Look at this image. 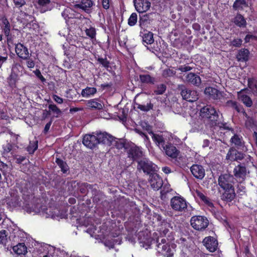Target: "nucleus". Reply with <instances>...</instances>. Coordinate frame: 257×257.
<instances>
[{
    "mask_svg": "<svg viewBox=\"0 0 257 257\" xmlns=\"http://www.w3.org/2000/svg\"><path fill=\"white\" fill-rule=\"evenodd\" d=\"M193 69V67H190L188 65H181L178 67L177 70L178 71H180L182 72H186L191 70Z\"/></svg>",
    "mask_w": 257,
    "mask_h": 257,
    "instance_id": "obj_53",
    "label": "nucleus"
},
{
    "mask_svg": "<svg viewBox=\"0 0 257 257\" xmlns=\"http://www.w3.org/2000/svg\"><path fill=\"white\" fill-rule=\"evenodd\" d=\"M247 81L249 89L254 94L257 95V80L253 78H249Z\"/></svg>",
    "mask_w": 257,
    "mask_h": 257,
    "instance_id": "obj_38",
    "label": "nucleus"
},
{
    "mask_svg": "<svg viewBox=\"0 0 257 257\" xmlns=\"http://www.w3.org/2000/svg\"><path fill=\"white\" fill-rule=\"evenodd\" d=\"M126 153L127 158L133 161H138L142 158L145 154L143 149L132 142L128 143L126 147Z\"/></svg>",
    "mask_w": 257,
    "mask_h": 257,
    "instance_id": "obj_3",
    "label": "nucleus"
},
{
    "mask_svg": "<svg viewBox=\"0 0 257 257\" xmlns=\"http://www.w3.org/2000/svg\"><path fill=\"white\" fill-rule=\"evenodd\" d=\"M129 142H126L125 140L122 139H118L113 137L112 144L111 146L114 147L118 150H121L124 149L126 151V147L128 144Z\"/></svg>",
    "mask_w": 257,
    "mask_h": 257,
    "instance_id": "obj_26",
    "label": "nucleus"
},
{
    "mask_svg": "<svg viewBox=\"0 0 257 257\" xmlns=\"http://www.w3.org/2000/svg\"><path fill=\"white\" fill-rule=\"evenodd\" d=\"M35 74L42 81L44 82L46 79L43 76V75L41 74V72L39 70H37L35 71Z\"/></svg>",
    "mask_w": 257,
    "mask_h": 257,
    "instance_id": "obj_60",
    "label": "nucleus"
},
{
    "mask_svg": "<svg viewBox=\"0 0 257 257\" xmlns=\"http://www.w3.org/2000/svg\"><path fill=\"white\" fill-rule=\"evenodd\" d=\"M86 34L87 36L91 38V39L94 38L96 35L95 29L94 28H90L87 29L85 31Z\"/></svg>",
    "mask_w": 257,
    "mask_h": 257,
    "instance_id": "obj_50",
    "label": "nucleus"
},
{
    "mask_svg": "<svg viewBox=\"0 0 257 257\" xmlns=\"http://www.w3.org/2000/svg\"><path fill=\"white\" fill-rule=\"evenodd\" d=\"M38 141H31L29 146L27 148V150L30 154H33L38 149Z\"/></svg>",
    "mask_w": 257,
    "mask_h": 257,
    "instance_id": "obj_40",
    "label": "nucleus"
},
{
    "mask_svg": "<svg viewBox=\"0 0 257 257\" xmlns=\"http://www.w3.org/2000/svg\"><path fill=\"white\" fill-rule=\"evenodd\" d=\"M156 16L157 14L155 13H148L140 16L139 19L140 26L143 28L148 24H150L155 19Z\"/></svg>",
    "mask_w": 257,
    "mask_h": 257,
    "instance_id": "obj_18",
    "label": "nucleus"
},
{
    "mask_svg": "<svg viewBox=\"0 0 257 257\" xmlns=\"http://www.w3.org/2000/svg\"><path fill=\"white\" fill-rule=\"evenodd\" d=\"M190 171L193 176L197 179L202 180L205 176V170L201 165L194 164L191 167Z\"/></svg>",
    "mask_w": 257,
    "mask_h": 257,
    "instance_id": "obj_17",
    "label": "nucleus"
},
{
    "mask_svg": "<svg viewBox=\"0 0 257 257\" xmlns=\"http://www.w3.org/2000/svg\"><path fill=\"white\" fill-rule=\"evenodd\" d=\"M50 3V0H38V4L42 7H46Z\"/></svg>",
    "mask_w": 257,
    "mask_h": 257,
    "instance_id": "obj_57",
    "label": "nucleus"
},
{
    "mask_svg": "<svg viewBox=\"0 0 257 257\" xmlns=\"http://www.w3.org/2000/svg\"><path fill=\"white\" fill-rule=\"evenodd\" d=\"M97 61L100 64H101L105 68H108L109 67V62L107 60L106 58H98L97 59Z\"/></svg>",
    "mask_w": 257,
    "mask_h": 257,
    "instance_id": "obj_51",
    "label": "nucleus"
},
{
    "mask_svg": "<svg viewBox=\"0 0 257 257\" xmlns=\"http://www.w3.org/2000/svg\"><path fill=\"white\" fill-rule=\"evenodd\" d=\"M228 130H231V132L234 134L231 138L230 141L232 144H233L237 147H242L243 145L242 137L235 134L232 129L228 128Z\"/></svg>",
    "mask_w": 257,
    "mask_h": 257,
    "instance_id": "obj_33",
    "label": "nucleus"
},
{
    "mask_svg": "<svg viewBox=\"0 0 257 257\" xmlns=\"http://www.w3.org/2000/svg\"><path fill=\"white\" fill-rule=\"evenodd\" d=\"M15 51L18 57L23 60L28 59L31 55L28 48L21 43L16 45Z\"/></svg>",
    "mask_w": 257,
    "mask_h": 257,
    "instance_id": "obj_14",
    "label": "nucleus"
},
{
    "mask_svg": "<svg viewBox=\"0 0 257 257\" xmlns=\"http://www.w3.org/2000/svg\"><path fill=\"white\" fill-rule=\"evenodd\" d=\"M244 158V155L236 150L230 149L226 155V158L230 161L241 160Z\"/></svg>",
    "mask_w": 257,
    "mask_h": 257,
    "instance_id": "obj_21",
    "label": "nucleus"
},
{
    "mask_svg": "<svg viewBox=\"0 0 257 257\" xmlns=\"http://www.w3.org/2000/svg\"><path fill=\"white\" fill-rule=\"evenodd\" d=\"M204 93L214 100L220 99L222 96L221 92L212 87H206L204 90Z\"/></svg>",
    "mask_w": 257,
    "mask_h": 257,
    "instance_id": "obj_19",
    "label": "nucleus"
},
{
    "mask_svg": "<svg viewBox=\"0 0 257 257\" xmlns=\"http://www.w3.org/2000/svg\"><path fill=\"white\" fill-rule=\"evenodd\" d=\"M14 2L15 5L19 7L23 6L26 3L25 0H14Z\"/></svg>",
    "mask_w": 257,
    "mask_h": 257,
    "instance_id": "obj_61",
    "label": "nucleus"
},
{
    "mask_svg": "<svg viewBox=\"0 0 257 257\" xmlns=\"http://www.w3.org/2000/svg\"><path fill=\"white\" fill-rule=\"evenodd\" d=\"M149 182L151 187L156 190H158L163 185V180L157 174L150 175Z\"/></svg>",
    "mask_w": 257,
    "mask_h": 257,
    "instance_id": "obj_16",
    "label": "nucleus"
},
{
    "mask_svg": "<svg viewBox=\"0 0 257 257\" xmlns=\"http://www.w3.org/2000/svg\"><path fill=\"white\" fill-rule=\"evenodd\" d=\"M234 23L237 26L241 27H245L246 25V21L244 18L241 15H237L234 18Z\"/></svg>",
    "mask_w": 257,
    "mask_h": 257,
    "instance_id": "obj_42",
    "label": "nucleus"
},
{
    "mask_svg": "<svg viewBox=\"0 0 257 257\" xmlns=\"http://www.w3.org/2000/svg\"><path fill=\"white\" fill-rule=\"evenodd\" d=\"M186 81L195 86H199L201 80L200 77L197 74L193 73H189L186 76Z\"/></svg>",
    "mask_w": 257,
    "mask_h": 257,
    "instance_id": "obj_24",
    "label": "nucleus"
},
{
    "mask_svg": "<svg viewBox=\"0 0 257 257\" xmlns=\"http://www.w3.org/2000/svg\"><path fill=\"white\" fill-rule=\"evenodd\" d=\"M249 51L247 49H243L239 51L236 55V59L238 61L245 62L248 59Z\"/></svg>",
    "mask_w": 257,
    "mask_h": 257,
    "instance_id": "obj_34",
    "label": "nucleus"
},
{
    "mask_svg": "<svg viewBox=\"0 0 257 257\" xmlns=\"http://www.w3.org/2000/svg\"><path fill=\"white\" fill-rule=\"evenodd\" d=\"M181 89V94L184 99L190 102H194L198 99L197 91L188 89L184 86H182Z\"/></svg>",
    "mask_w": 257,
    "mask_h": 257,
    "instance_id": "obj_9",
    "label": "nucleus"
},
{
    "mask_svg": "<svg viewBox=\"0 0 257 257\" xmlns=\"http://www.w3.org/2000/svg\"><path fill=\"white\" fill-rule=\"evenodd\" d=\"M86 105L94 109L101 110L103 109L104 105L98 99H91L86 102Z\"/></svg>",
    "mask_w": 257,
    "mask_h": 257,
    "instance_id": "obj_27",
    "label": "nucleus"
},
{
    "mask_svg": "<svg viewBox=\"0 0 257 257\" xmlns=\"http://www.w3.org/2000/svg\"><path fill=\"white\" fill-rule=\"evenodd\" d=\"M202 243L206 249L210 252H214L218 247L217 240L212 236H207L204 238Z\"/></svg>",
    "mask_w": 257,
    "mask_h": 257,
    "instance_id": "obj_12",
    "label": "nucleus"
},
{
    "mask_svg": "<svg viewBox=\"0 0 257 257\" xmlns=\"http://www.w3.org/2000/svg\"><path fill=\"white\" fill-rule=\"evenodd\" d=\"M152 135V139L156 144L160 148L164 149L165 147V141L163 137L161 135L155 134L152 132L150 133Z\"/></svg>",
    "mask_w": 257,
    "mask_h": 257,
    "instance_id": "obj_28",
    "label": "nucleus"
},
{
    "mask_svg": "<svg viewBox=\"0 0 257 257\" xmlns=\"http://www.w3.org/2000/svg\"><path fill=\"white\" fill-rule=\"evenodd\" d=\"M140 79L143 83L154 84L155 82V78L148 74L140 75Z\"/></svg>",
    "mask_w": 257,
    "mask_h": 257,
    "instance_id": "obj_39",
    "label": "nucleus"
},
{
    "mask_svg": "<svg viewBox=\"0 0 257 257\" xmlns=\"http://www.w3.org/2000/svg\"><path fill=\"white\" fill-rule=\"evenodd\" d=\"M195 195L200 199L201 202L208 207L212 208L214 207L213 203L211 200L206 196L203 193L198 190L195 191Z\"/></svg>",
    "mask_w": 257,
    "mask_h": 257,
    "instance_id": "obj_20",
    "label": "nucleus"
},
{
    "mask_svg": "<svg viewBox=\"0 0 257 257\" xmlns=\"http://www.w3.org/2000/svg\"><path fill=\"white\" fill-rule=\"evenodd\" d=\"M144 33L142 36L143 41L147 44H151L154 43L153 34L151 32L144 31Z\"/></svg>",
    "mask_w": 257,
    "mask_h": 257,
    "instance_id": "obj_36",
    "label": "nucleus"
},
{
    "mask_svg": "<svg viewBox=\"0 0 257 257\" xmlns=\"http://www.w3.org/2000/svg\"><path fill=\"white\" fill-rule=\"evenodd\" d=\"M6 231L5 230H2L0 231V243L5 244L7 241V235L6 234Z\"/></svg>",
    "mask_w": 257,
    "mask_h": 257,
    "instance_id": "obj_52",
    "label": "nucleus"
},
{
    "mask_svg": "<svg viewBox=\"0 0 257 257\" xmlns=\"http://www.w3.org/2000/svg\"><path fill=\"white\" fill-rule=\"evenodd\" d=\"M24 69L22 65L18 63H14L12 67L11 74L9 78L10 85L14 84L17 80V77L23 75Z\"/></svg>",
    "mask_w": 257,
    "mask_h": 257,
    "instance_id": "obj_8",
    "label": "nucleus"
},
{
    "mask_svg": "<svg viewBox=\"0 0 257 257\" xmlns=\"http://www.w3.org/2000/svg\"><path fill=\"white\" fill-rule=\"evenodd\" d=\"M50 110L56 114V117H58L61 114V110L54 104H50L48 106Z\"/></svg>",
    "mask_w": 257,
    "mask_h": 257,
    "instance_id": "obj_44",
    "label": "nucleus"
},
{
    "mask_svg": "<svg viewBox=\"0 0 257 257\" xmlns=\"http://www.w3.org/2000/svg\"><path fill=\"white\" fill-rule=\"evenodd\" d=\"M1 27L5 36L8 38L10 35L11 26L9 22L6 18H3L2 19Z\"/></svg>",
    "mask_w": 257,
    "mask_h": 257,
    "instance_id": "obj_32",
    "label": "nucleus"
},
{
    "mask_svg": "<svg viewBox=\"0 0 257 257\" xmlns=\"http://www.w3.org/2000/svg\"><path fill=\"white\" fill-rule=\"evenodd\" d=\"M72 185L74 187H76L77 185L78 186V190L82 194H85L88 189H91L92 188V186L91 185L87 183H78L74 182Z\"/></svg>",
    "mask_w": 257,
    "mask_h": 257,
    "instance_id": "obj_31",
    "label": "nucleus"
},
{
    "mask_svg": "<svg viewBox=\"0 0 257 257\" xmlns=\"http://www.w3.org/2000/svg\"><path fill=\"white\" fill-rule=\"evenodd\" d=\"M192 227L197 230H204L209 224V221L203 216H194L190 220Z\"/></svg>",
    "mask_w": 257,
    "mask_h": 257,
    "instance_id": "obj_5",
    "label": "nucleus"
},
{
    "mask_svg": "<svg viewBox=\"0 0 257 257\" xmlns=\"http://www.w3.org/2000/svg\"><path fill=\"white\" fill-rule=\"evenodd\" d=\"M3 149L4 153H8L12 149V145L11 144L8 143L3 146Z\"/></svg>",
    "mask_w": 257,
    "mask_h": 257,
    "instance_id": "obj_56",
    "label": "nucleus"
},
{
    "mask_svg": "<svg viewBox=\"0 0 257 257\" xmlns=\"http://www.w3.org/2000/svg\"><path fill=\"white\" fill-rule=\"evenodd\" d=\"M97 90L96 88L87 87L85 89H82L81 95L83 97L88 98L95 94Z\"/></svg>",
    "mask_w": 257,
    "mask_h": 257,
    "instance_id": "obj_35",
    "label": "nucleus"
},
{
    "mask_svg": "<svg viewBox=\"0 0 257 257\" xmlns=\"http://www.w3.org/2000/svg\"><path fill=\"white\" fill-rule=\"evenodd\" d=\"M219 111H217L213 106L206 105L202 107L200 111V115L205 119L211 126H218L226 130L229 128L227 123L219 121Z\"/></svg>",
    "mask_w": 257,
    "mask_h": 257,
    "instance_id": "obj_2",
    "label": "nucleus"
},
{
    "mask_svg": "<svg viewBox=\"0 0 257 257\" xmlns=\"http://www.w3.org/2000/svg\"><path fill=\"white\" fill-rule=\"evenodd\" d=\"M137 14L136 13H132L128 19V25L130 26H134L137 23Z\"/></svg>",
    "mask_w": 257,
    "mask_h": 257,
    "instance_id": "obj_46",
    "label": "nucleus"
},
{
    "mask_svg": "<svg viewBox=\"0 0 257 257\" xmlns=\"http://www.w3.org/2000/svg\"><path fill=\"white\" fill-rule=\"evenodd\" d=\"M242 41L240 39H234L231 42V45L233 46L238 47H240L242 44Z\"/></svg>",
    "mask_w": 257,
    "mask_h": 257,
    "instance_id": "obj_55",
    "label": "nucleus"
},
{
    "mask_svg": "<svg viewBox=\"0 0 257 257\" xmlns=\"http://www.w3.org/2000/svg\"><path fill=\"white\" fill-rule=\"evenodd\" d=\"M52 121L50 120L49 122H48L45 125V126L44 130V134H46L48 132V131L50 129V126H51V125L52 124Z\"/></svg>",
    "mask_w": 257,
    "mask_h": 257,
    "instance_id": "obj_64",
    "label": "nucleus"
},
{
    "mask_svg": "<svg viewBox=\"0 0 257 257\" xmlns=\"http://www.w3.org/2000/svg\"><path fill=\"white\" fill-rule=\"evenodd\" d=\"M93 5V3L92 0H81L80 4L74 5V8L75 9H80L83 11L89 13L90 8Z\"/></svg>",
    "mask_w": 257,
    "mask_h": 257,
    "instance_id": "obj_22",
    "label": "nucleus"
},
{
    "mask_svg": "<svg viewBox=\"0 0 257 257\" xmlns=\"http://www.w3.org/2000/svg\"><path fill=\"white\" fill-rule=\"evenodd\" d=\"M163 150L167 156L172 158H177L179 154L178 150L171 144H166Z\"/></svg>",
    "mask_w": 257,
    "mask_h": 257,
    "instance_id": "obj_23",
    "label": "nucleus"
},
{
    "mask_svg": "<svg viewBox=\"0 0 257 257\" xmlns=\"http://www.w3.org/2000/svg\"><path fill=\"white\" fill-rule=\"evenodd\" d=\"M95 132L92 134H87L85 135L83 138L82 143L86 147L92 149L95 148L98 144Z\"/></svg>",
    "mask_w": 257,
    "mask_h": 257,
    "instance_id": "obj_10",
    "label": "nucleus"
},
{
    "mask_svg": "<svg viewBox=\"0 0 257 257\" xmlns=\"http://www.w3.org/2000/svg\"><path fill=\"white\" fill-rule=\"evenodd\" d=\"M166 90V86L165 84H161L157 86L156 90H154V93L157 95L163 94Z\"/></svg>",
    "mask_w": 257,
    "mask_h": 257,
    "instance_id": "obj_45",
    "label": "nucleus"
},
{
    "mask_svg": "<svg viewBox=\"0 0 257 257\" xmlns=\"http://www.w3.org/2000/svg\"><path fill=\"white\" fill-rule=\"evenodd\" d=\"M233 172L235 177L241 182L245 179L247 174V169L244 166L239 164L235 166Z\"/></svg>",
    "mask_w": 257,
    "mask_h": 257,
    "instance_id": "obj_13",
    "label": "nucleus"
},
{
    "mask_svg": "<svg viewBox=\"0 0 257 257\" xmlns=\"http://www.w3.org/2000/svg\"><path fill=\"white\" fill-rule=\"evenodd\" d=\"M8 59V54H5L4 56L0 55V68H1L3 64Z\"/></svg>",
    "mask_w": 257,
    "mask_h": 257,
    "instance_id": "obj_59",
    "label": "nucleus"
},
{
    "mask_svg": "<svg viewBox=\"0 0 257 257\" xmlns=\"http://www.w3.org/2000/svg\"><path fill=\"white\" fill-rule=\"evenodd\" d=\"M234 177L228 174H221L218 178V184L222 189L219 190L220 199L225 202H230L235 197L234 187Z\"/></svg>",
    "mask_w": 257,
    "mask_h": 257,
    "instance_id": "obj_1",
    "label": "nucleus"
},
{
    "mask_svg": "<svg viewBox=\"0 0 257 257\" xmlns=\"http://www.w3.org/2000/svg\"><path fill=\"white\" fill-rule=\"evenodd\" d=\"M247 6L245 0H236L233 4V7L236 9L242 8L243 7Z\"/></svg>",
    "mask_w": 257,
    "mask_h": 257,
    "instance_id": "obj_47",
    "label": "nucleus"
},
{
    "mask_svg": "<svg viewBox=\"0 0 257 257\" xmlns=\"http://www.w3.org/2000/svg\"><path fill=\"white\" fill-rule=\"evenodd\" d=\"M61 15L65 20L66 22L68 21L69 19H73L76 17V14L74 11L70 8H67L65 9L62 12Z\"/></svg>",
    "mask_w": 257,
    "mask_h": 257,
    "instance_id": "obj_30",
    "label": "nucleus"
},
{
    "mask_svg": "<svg viewBox=\"0 0 257 257\" xmlns=\"http://www.w3.org/2000/svg\"><path fill=\"white\" fill-rule=\"evenodd\" d=\"M27 67L29 68H33L35 66V62H34L33 60H32V59H27Z\"/></svg>",
    "mask_w": 257,
    "mask_h": 257,
    "instance_id": "obj_62",
    "label": "nucleus"
},
{
    "mask_svg": "<svg viewBox=\"0 0 257 257\" xmlns=\"http://www.w3.org/2000/svg\"><path fill=\"white\" fill-rule=\"evenodd\" d=\"M174 74L173 70L170 69H166L163 70L162 75L164 77H168L173 76Z\"/></svg>",
    "mask_w": 257,
    "mask_h": 257,
    "instance_id": "obj_54",
    "label": "nucleus"
},
{
    "mask_svg": "<svg viewBox=\"0 0 257 257\" xmlns=\"http://www.w3.org/2000/svg\"><path fill=\"white\" fill-rule=\"evenodd\" d=\"M97 141L99 144H102L107 146H111L113 139V136L110 134L104 132H95Z\"/></svg>",
    "mask_w": 257,
    "mask_h": 257,
    "instance_id": "obj_11",
    "label": "nucleus"
},
{
    "mask_svg": "<svg viewBox=\"0 0 257 257\" xmlns=\"http://www.w3.org/2000/svg\"><path fill=\"white\" fill-rule=\"evenodd\" d=\"M238 98L247 107H250L252 104L251 98L244 93V89L241 90L237 93Z\"/></svg>",
    "mask_w": 257,
    "mask_h": 257,
    "instance_id": "obj_25",
    "label": "nucleus"
},
{
    "mask_svg": "<svg viewBox=\"0 0 257 257\" xmlns=\"http://www.w3.org/2000/svg\"><path fill=\"white\" fill-rule=\"evenodd\" d=\"M117 240L115 239H111V240H106L104 242V244L108 247L109 248L114 247V244L116 243Z\"/></svg>",
    "mask_w": 257,
    "mask_h": 257,
    "instance_id": "obj_49",
    "label": "nucleus"
},
{
    "mask_svg": "<svg viewBox=\"0 0 257 257\" xmlns=\"http://www.w3.org/2000/svg\"><path fill=\"white\" fill-rule=\"evenodd\" d=\"M226 105L235 109L238 112L245 113L243 107L241 105H238L236 101L228 100L226 102Z\"/></svg>",
    "mask_w": 257,
    "mask_h": 257,
    "instance_id": "obj_37",
    "label": "nucleus"
},
{
    "mask_svg": "<svg viewBox=\"0 0 257 257\" xmlns=\"http://www.w3.org/2000/svg\"><path fill=\"white\" fill-rule=\"evenodd\" d=\"M138 170H142L145 173L147 174H153L152 172L156 171L157 166L150 160L144 159L138 161Z\"/></svg>",
    "mask_w": 257,
    "mask_h": 257,
    "instance_id": "obj_7",
    "label": "nucleus"
},
{
    "mask_svg": "<svg viewBox=\"0 0 257 257\" xmlns=\"http://www.w3.org/2000/svg\"><path fill=\"white\" fill-rule=\"evenodd\" d=\"M56 163L61 168L63 173H65L69 170L68 166L67 165V163L63 160L59 158H56Z\"/></svg>",
    "mask_w": 257,
    "mask_h": 257,
    "instance_id": "obj_41",
    "label": "nucleus"
},
{
    "mask_svg": "<svg viewBox=\"0 0 257 257\" xmlns=\"http://www.w3.org/2000/svg\"><path fill=\"white\" fill-rule=\"evenodd\" d=\"M14 252L18 255H25L27 252V247L24 243H19L13 247Z\"/></svg>",
    "mask_w": 257,
    "mask_h": 257,
    "instance_id": "obj_29",
    "label": "nucleus"
},
{
    "mask_svg": "<svg viewBox=\"0 0 257 257\" xmlns=\"http://www.w3.org/2000/svg\"><path fill=\"white\" fill-rule=\"evenodd\" d=\"M53 98L58 104H62L63 102V99L57 95H53Z\"/></svg>",
    "mask_w": 257,
    "mask_h": 257,
    "instance_id": "obj_58",
    "label": "nucleus"
},
{
    "mask_svg": "<svg viewBox=\"0 0 257 257\" xmlns=\"http://www.w3.org/2000/svg\"><path fill=\"white\" fill-rule=\"evenodd\" d=\"M171 208L176 211L185 212L188 209L187 202L181 196H174L170 201Z\"/></svg>",
    "mask_w": 257,
    "mask_h": 257,
    "instance_id": "obj_6",
    "label": "nucleus"
},
{
    "mask_svg": "<svg viewBox=\"0 0 257 257\" xmlns=\"http://www.w3.org/2000/svg\"><path fill=\"white\" fill-rule=\"evenodd\" d=\"M153 105L151 102L147 103L146 105L139 104L138 108L140 110L144 111H148L153 108Z\"/></svg>",
    "mask_w": 257,
    "mask_h": 257,
    "instance_id": "obj_48",
    "label": "nucleus"
},
{
    "mask_svg": "<svg viewBox=\"0 0 257 257\" xmlns=\"http://www.w3.org/2000/svg\"><path fill=\"white\" fill-rule=\"evenodd\" d=\"M157 247L158 251L166 257H171L174 254V249L170 247L165 238L159 237L157 239Z\"/></svg>",
    "mask_w": 257,
    "mask_h": 257,
    "instance_id": "obj_4",
    "label": "nucleus"
},
{
    "mask_svg": "<svg viewBox=\"0 0 257 257\" xmlns=\"http://www.w3.org/2000/svg\"><path fill=\"white\" fill-rule=\"evenodd\" d=\"M238 192H241V195H242L245 192V187L241 185H238L237 186Z\"/></svg>",
    "mask_w": 257,
    "mask_h": 257,
    "instance_id": "obj_63",
    "label": "nucleus"
},
{
    "mask_svg": "<svg viewBox=\"0 0 257 257\" xmlns=\"http://www.w3.org/2000/svg\"><path fill=\"white\" fill-rule=\"evenodd\" d=\"M136 10L140 13L147 11L151 7V3L148 0H134Z\"/></svg>",
    "mask_w": 257,
    "mask_h": 257,
    "instance_id": "obj_15",
    "label": "nucleus"
},
{
    "mask_svg": "<svg viewBox=\"0 0 257 257\" xmlns=\"http://www.w3.org/2000/svg\"><path fill=\"white\" fill-rule=\"evenodd\" d=\"M12 169V165H8L0 160V170L5 174L10 173Z\"/></svg>",
    "mask_w": 257,
    "mask_h": 257,
    "instance_id": "obj_43",
    "label": "nucleus"
}]
</instances>
